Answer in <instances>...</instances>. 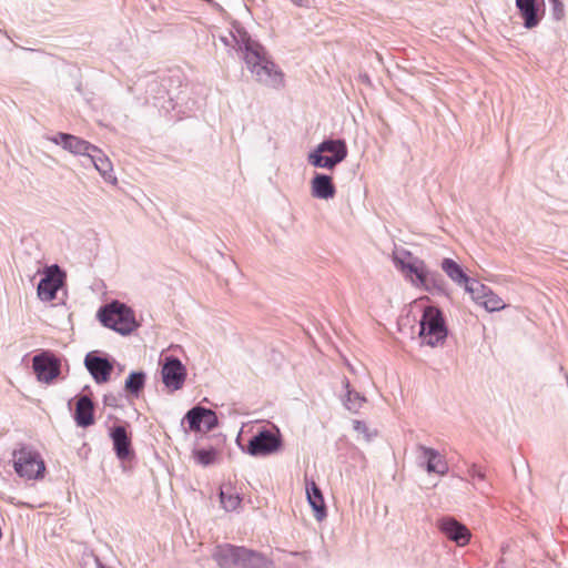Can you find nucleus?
I'll list each match as a JSON object with an SVG mask.
<instances>
[{"instance_id": "31", "label": "nucleus", "mask_w": 568, "mask_h": 568, "mask_svg": "<svg viewBox=\"0 0 568 568\" xmlns=\"http://www.w3.org/2000/svg\"><path fill=\"white\" fill-rule=\"evenodd\" d=\"M353 428L357 434L362 435L367 442H369L372 437L375 436V433L369 432L368 427L364 422L354 420Z\"/></svg>"}, {"instance_id": "11", "label": "nucleus", "mask_w": 568, "mask_h": 568, "mask_svg": "<svg viewBox=\"0 0 568 568\" xmlns=\"http://www.w3.org/2000/svg\"><path fill=\"white\" fill-rule=\"evenodd\" d=\"M32 367L38 379L47 384L60 374V362L48 352L36 355L32 359Z\"/></svg>"}, {"instance_id": "17", "label": "nucleus", "mask_w": 568, "mask_h": 568, "mask_svg": "<svg viewBox=\"0 0 568 568\" xmlns=\"http://www.w3.org/2000/svg\"><path fill=\"white\" fill-rule=\"evenodd\" d=\"M88 159L106 183H110L112 185H115L118 183V179L113 171L112 162L102 152V150L95 146V152H91Z\"/></svg>"}, {"instance_id": "5", "label": "nucleus", "mask_w": 568, "mask_h": 568, "mask_svg": "<svg viewBox=\"0 0 568 568\" xmlns=\"http://www.w3.org/2000/svg\"><path fill=\"white\" fill-rule=\"evenodd\" d=\"M98 317L105 327L122 335L130 334L136 327L131 308L118 301L102 307L98 313Z\"/></svg>"}, {"instance_id": "12", "label": "nucleus", "mask_w": 568, "mask_h": 568, "mask_svg": "<svg viewBox=\"0 0 568 568\" xmlns=\"http://www.w3.org/2000/svg\"><path fill=\"white\" fill-rule=\"evenodd\" d=\"M439 530L457 546H465L469 542L471 534L469 529L453 517H444L438 520Z\"/></svg>"}, {"instance_id": "24", "label": "nucleus", "mask_w": 568, "mask_h": 568, "mask_svg": "<svg viewBox=\"0 0 568 568\" xmlns=\"http://www.w3.org/2000/svg\"><path fill=\"white\" fill-rule=\"evenodd\" d=\"M146 375L144 372H131L125 379L124 389L133 397H139L145 386Z\"/></svg>"}, {"instance_id": "15", "label": "nucleus", "mask_w": 568, "mask_h": 568, "mask_svg": "<svg viewBox=\"0 0 568 568\" xmlns=\"http://www.w3.org/2000/svg\"><path fill=\"white\" fill-rule=\"evenodd\" d=\"M84 365L98 384L108 382L113 369L112 364L106 358L93 353L87 354Z\"/></svg>"}, {"instance_id": "25", "label": "nucleus", "mask_w": 568, "mask_h": 568, "mask_svg": "<svg viewBox=\"0 0 568 568\" xmlns=\"http://www.w3.org/2000/svg\"><path fill=\"white\" fill-rule=\"evenodd\" d=\"M343 385L346 389L345 398H344V405L345 407L352 412V413H358V410L362 408L364 403L366 402V398L361 395L359 393L351 389V385L347 378L343 381Z\"/></svg>"}, {"instance_id": "9", "label": "nucleus", "mask_w": 568, "mask_h": 568, "mask_svg": "<svg viewBox=\"0 0 568 568\" xmlns=\"http://www.w3.org/2000/svg\"><path fill=\"white\" fill-rule=\"evenodd\" d=\"M65 274L58 265L47 267L44 276L38 284V296L41 301L50 302L55 298L57 292L63 285Z\"/></svg>"}, {"instance_id": "22", "label": "nucleus", "mask_w": 568, "mask_h": 568, "mask_svg": "<svg viewBox=\"0 0 568 568\" xmlns=\"http://www.w3.org/2000/svg\"><path fill=\"white\" fill-rule=\"evenodd\" d=\"M442 270L445 272V274L457 285L464 286L469 277L466 275L464 270L459 264H457L452 258H444L440 263Z\"/></svg>"}, {"instance_id": "36", "label": "nucleus", "mask_w": 568, "mask_h": 568, "mask_svg": "<svg viewBox=\"0 0 568 568\" xmlns=\"http://www.w3.org/2000/svg\"><path fill=\"white\" fill-rule=\"evenodd\" d=\"M104 403L109 404V397L108 396L104 397Z\"/></svg>"}, {"instance_id": "28", "label": "nucleus", "mask_w": 568, "mask_h": 568, "mask_svg": "<svg viewBox=\"0 0 568 568\" xmlns=\"http://www.w3.org/2000/svg\"><path fill=\"white\" fill-rule=\"evenodd\" d=\"M204 413L205 408L201 406L193 407L186 413L184 419L187 422L191 430L197 432L201 429Z\"/></svg>"}, {"instance_id": "3", "label": "nucleus", "mask_w": 568, "mask_h": 568, "mask_svg": "<svg viewBox=\"0 0 568 568\" xmlns=\"http://www.w3.org/2000/svg\"><path fill=\"white\" fill-rule=\"evenodd\" d=\"M213 558L221 568H271L272 566L262 554L230 544L217 546Z\"/></svg>"}, {"instance_id": "10", "label": "nucleus", "mask_w": 568, "mask_h": 568, "mask_svg": "<svg viewBox=\"0 0 568 568\" xmlns=\"http://www.w3.org/2000/svg\"><path fill=\"white\" fill-rule=\"evenodd\" d=\"M281 445L282 440L278 435L263 429L248 440L247 453L251 456H266L275 453Z\"/></svg>"}, {"instance_id": "13", "label": "nucleus", "mask_w": 568, "mask_h": 568, "mask_svg": "<svg viewBox=\"0 0 568 568\" xmlns=\"http://www.w3.org/2000/svg\"><path fill=\"white\" fill-rule=\"evenodd\" d=\"M219 39L225 47L241 51L243 54L256 42L239 23H233L227 33L219 36Z\"/></svg>"}, {"instance_id": "32", "label": "nucleus", "mask_w": 568, "mask_h": 568, "mask_svg": "<svg viewBox=\"0 0 568 568\" xmlns=\"http://www.w3.org/2000/svg\"><path fill=\"white\" fill-rule=\"evenodd\" d=\"M202 424L207 430L213 429L217 425L216 414L213 410L205 408Z\"/></svg>"}, {"instance_id": "20", "label": "nucleus", "mask_w": 568, "mask_h": 568, "mask_svg": "<svg viewBox=\"0 0 568 568\" xmlns=\"http://www.w3.org/2000/svg\"><path fill=\"white\" fill-rule=\"evenodd\" d=\"M306 497L308 504L314 510L315 518L318 521H322L327 515L326 507L322 491L314 480L306 481Z\"/></svg>"}, {"instance_id": "8", "label": "nucleus", "mask_w": 568, "mask_h": 568, "mask_svg": "<svg viewBox=\"0 0 568 568\" xmlns=\"http://www.w3.org/2000/svg\"><path fill=\"white\" fill-rule=\"evenodd\" d=\"M186 367L175 356L164 358L161 376L164 386L169 392H175L183 387L186 379Z\"/></svg>"}, {"instance_id": "21", "label": "nucleus", "mask_w": 568, "mask_h": 568, "mask_svg": "<svg viewBox=\"0 0 568 568\" xmlns=\"http://www.w3.org/2000/svg\"><path fill=\"white\" fill-rule=\"evenodd\" d=\"M110 436L113 442V447L119 459H126L131 455V440L128 436L126 429L123 426H114L111 429Z\"/></svg>"}, {"instance_id": "33", "label": "nucleus", "mask_w": 568, "mask_h": 568, "mask_svg": "<svg viewBox=\"0 0 568 568\" xmlns=\"http://www.w3.org/2000/svg\"><path fill=\"white\" fill-rule=\"evenodd\" d=\"M552 3V14L556 20H560L564 16V6L559 0H549Z\"/></svg>"}, {"instance_id": "1", "label": "nucleus", "mask_w": 568, "mask_h": 568, "mask_svg": "<svg viewBox=\"0 0 568 568\" xmlns=\"http://www.w3.org/2000/svg\"><path fill=\"white\" fill-rule=\"evenodd\" d=\"M243 60L256 82L273 89H280L284 85L283 72L271 60L265 48L258 42L247 48Z\"/></svg>"}, {"instance_id": "34", "label": "nucleus", "mask_w": 568, "mask_h": 568, "mask_svg": "<svg viewBox=\"0 0 568 568\" xmlns=\"http://www.w3.org/2000/svg\"><path fill=\"white\" fill-rule=\"evenodd\" d=\"M469 475H470L474 479H475V478H477V479L484 480V478H485V474H484L480 469H478V468H476V467H473V468L469 470Z\"/></svg>"}, {"instance_id": "16", "label": "nucleus", "mask_w": 568, "mask_h": 568, "mask_svg": "<svg viewBox=\"0 0 568 568\" xmlns=\"http://www.w3.org/2000/svg\"><path fill=\"white\" fill-rule=\"evenodd\" d=\"M418 450L422 453L420 458L425 462L427 473H435L444 476L448 473V464L438 450L419 445Z\"/></svg>"}, {"instance_id": "4", "label": "nucleus", "mask_w": 568, "mask_h": 568, "mask_svg": "<svg viewBox=\"0 0 568 568\" xmlns=\"http://www.w3.org/2000/svg\"><path fill=\"white\" fill-rule=\"evenodd\" d=\"M347 156V145L342 139L322 141L307 156L314 168L333 170Z\"/></svg>"}, {"instance_id": "35", "label": "nucleus", "mask_w": 568, "mask_h": 568, "mask_svg": "<svg viewBox=\"0 0 568 568\" xmlns=\"http://www.w3.org/2000/svg\"><path fill=\"white\" fill-rule=\"evenodd\" d=\"M297 7H304L303 0H291Z\"/></svg>"}, {"instance_id": "6", "label": "nucleus", "mask_w": 568, "mask_h": 568, "mask_svg": "<svg viewBox=\"0 0 568 568\" xmlns=\"http://www.w3.org/2000/svg\"><path fill=\"white\" fill-rule=\"evenodd\" d=\"M419 325V336L426 345L435 347L445 342L448 332L443 314L437 307H426Z\"/></svg>"}, {"instance_id": "30", "label": "nucleus", "mask_w": 568, "mask_h": 568, "mask_svg": "<svg viewBox=\"0 0 568 568\" xmlns=\"http://www.w3.org/2000/svg\"><path fill=\"white\" fill-rule=\"evenodd\" d=\"M217 456V450L214 448L205 449H196L193 452V457L195 462L202 466H209L215 463Z\"/></svg>"}, {"instance_id": "19", "label": "nucleus", "mask_w": 568, "mask_h": 568, "mask_svg": "<svg viewBox=\"0 0 568 568\" xmlns=\"http://www.w3.org/2000/svg\"><path fill=\"white\" fill-rule=\"evenodd\" d=\"M94 405L85 395L80 396L77 400L74 410V420L80 427H89L94 423Z\"/></svg>"}, {"instance_id": "23", "label": "nucleus", "mask_w": 568, "mask_h": 568, "mask_svg": "<svg viewBox=\"0 0 568 568\" xmlns=\"http://www.w3.org/2000/svg\"><path fill=\"white\" fill-rule=\"evenodd\" d=\"M536 1L537 0H516V6L524 18V26L527 29L536 27L539 22Z\"/></svg>"}, {"instance_id": "2", "label": "nucleus", "mask_w": 568, "mask_h": 568, "mask_svg": "<svg viewBox=\"0 0 568 568\" xmlns=\"http://www.w3.org/2000/svg\"><path fill=\"white\" fill-rule=\"evenodd\" d=\"M393 260L396 267L402 271L414 286L422 287L428 292L444 291L445 282L443 277L436 272H430L420 258L403 250L396 252Z\"/></svg>"}, {"instance_id": "29", "label": "nucleus", "mask_w": 568, "mask_h": 568, "mask_svg": "<svg viewBox=\"0 0 568 568\" xmlns=\"http://www.w3.org/2000/svg\"><path fill=\"white\" fill-rule=\"evenodd\" d=\"M478 305L483 306L488 312H497L506 307L504 301L494 293L493 290H490L486 298H483Z\"/></svg>"}, {"instance_id": "18", "label": "nucleus", "mask_w": 568, "mask_h": 568, "mask_svg": "<svg viewBox=\"0 0 568 568\" xmlns=\"http://www.w3.org/2000/svg\"><path fill=\"white\" fill-rule=\"evenodd\" d=\"M336 189L329 175L316 173L311 181V194L315 199L329 200L335 196Z\"/></svg>"}, {"instance_id": "7", "label": "nucleus", "mask_w": 568, "mask_h": 568, "mask_svg": "<svg viewBox=\"0 0 568 568\" xmlns=\"http://www.w3.org/2000/svg\"><path fill=\"white\" fill-rule=\"evenodd\" d=\"M13 468L20 477L26 479H38L45 470L40 454L27 445H22L13 452Z\"/></svg>"}, {"instance_id": "26", "label": "nucleus", "mask_w": 568, "mask_h": 568, "mask_svg": "<svg viewBox=\"0 0 568 568\" xmlns=\"http://www.w3.org/2000/svg\"><path fill=\"white\" fill-rule=\"evenodd\" d=\"M464 288L467 293L470 294L473 301L476 304H479L483 298H486V295L491 290L483 283L471 278H469L468 282L464 285Z\"/></svg>"}, {"instance_id": "14", "label": "nucleus", "mask_w": 568, "mask_h": 568, "mask_svg": "<svg viewBox=\"0 0 568 568\" xmlns=\"http://www.w3.org/2000/svg\"><path fill=\"white\" fill-rule=\"evenodd\" d=\"M49 140L77 155H84L88 158L91 152H95V145L72 134L58 133L57 135L49 138Z\"/></svg>"}, {"instance_id": "27", "label": "nucleus", "mask_w": 568, "mask_h": 568, "mask_svg": "<svg viewBox=\"0 0 568 568\" xmlns=\"http://www.w3.org/2000/svg\"><path fill=\"white\" fill-rule=\"evenodd\" d=\"M220 498L223 508L227 511L237 509L242 500L240 495L233 491L232 487L221 489Z\"/></svg>"}]
</instances>
